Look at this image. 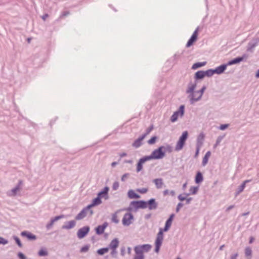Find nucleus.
<instances>
[{"instance_id": "nucleus-12", "label": "nucleus", "mask_w": 259, "mask_h": 259, "mask_svg": "<svg viewBox=\"0 0 259 259\" xmlns=\"http://www.w3.org/2000/svg\"><path fill=\"white\" fill-rule=\"evenodd\" d=\"M119 245V241L117 238H115L111 241L109 245V248L112 250V254L116 253V249Z\"/></svg>"}, {"instance_id": "nucleus-19", "label": "nucleus", "mask_w": 259, "mask_h": 259, "mask_svg": "<svg viewBox=\"0 0 259 259\" xmlns=\"http://www.w3.org/2000/svg\"><path fill=\"white\" fill-rule=\"evenodd\" d=\"M75 225V222L74 221H70L66 223L65 225L62 227L63 229H70L73 228Z\"/></svg>"}, {"instance_id": "nucleus-49", "label": "nucleus", "mask_w": 259, "mask_h": 259, "mask_svg": "<svg viewBox=\"0 0 259 259\" xmlns=\"http://www.w3.org/2000/svg\"><path fill=\"white\" fill-rule=\"evenodd\" d=\"M18 256L20 259H25V255L22 253H19Z\"/></svg>"}, {"instance_id": "nucleus-61", "label": "nucleus", "mask_w": 259, "mask_h": 259, "mask_svg": "<svg viewBox=\"0 0 259 259\" xmlns=\"http://www.w3.org/2000/svg\"><path fill=\"white\" fill-rule=\"evenodd\" d=\"M166 193H167V191H165L164 192V194H166Z\"/></svg>"}, {"instance_id": "nucleus-31", "label": "nucleus", "mask_w": 259, "mask_h": 259, "mask_svg": "<svg viewBox=\"0 0 259 259\" xmlns=\"http://www.w3.org/2000/svg\"><path fill=\"white\" fill-rule=\"evenodd\" d=\"M109 251V248H103L98 250L97 253L100 255H103Z\"/></svg>"}, {"instance_id": "nucleus-53", "label": "nucleus", "mask_w": 259, "mask_h": 259, "mask_svg": "<svg viewBox=\"0 0 259 259\" xmlns=\"http://www.w3.org/2000/svg\"><path fill=\"white\" fill-rule=\"evenodd\" d=\"M191 200H192V198H186V199L185 200L186 201V203L189 204L190 202V201H191Z\"/></svg>"}, {"instance_id": "nucleus-32", "label": "nucleus", "mask_w": 259, "mask_h": 259, "mask_svg": "<svg viewBox=\"0 0 259 259\" xmlns=\"http://www.w3.org/2000/svg\"><path fill=\"white\" fill-rule=\"evenodd\" d=\"M118 211L113 214L112 218V221L115 223H118L119 222V219L117 215Z\"/></svg>"}, {"instance_id": "nucleus-6", "label": "nucleus", "mask_w": 259, "mask_h": 259, "mask_svg": "<svg viewBox=\"0 0 259 259\" xmlns=\"http://www.w3.org/2000/svg\"><path fill=\"white\" fill-rule=\"evenodd\" d=\"M188 133L187 131H185L183 133L182 136L180 137L179 141L177 142L175 149L176 151H180L181 150L185 144L186 140L188 138Z\"/></svg>"}, {"instance_id": "nucleus-20", "label": "nucleus", "mask_w": 259, "mask_h": 259, "mask_svg": "<svg viewBox=\"0 0 259 259\" xmlns=\"http://www.w3.org/2000/svg\"><path fill=\"white\" fill-rule=\"evenodd\" d=\"M227 66L226 65H221L215 68L214 70V73L221 74L223 73L226 69Z\"/></svg>"}, {"instance_id": "nucleus-8", "label": "nucleus", "mask_w": 259, "mask_h": 259, "mask_svg": "<svg viewBox=\"0 0 259 259\" xmlns=\"http://www.w3.org/2000/svg\"><path fill=\"white\" fill-rule=\"evenodd\" d=\"M205 90V87H204L201 89V90L195 91L192 93L191 96V101L192 103L195 101L199 100L201 98Z\"/></svg>"}, {"instance_id": "nucleus-3", "label": "nucleus", "mask_w": 259, "mask_h": 259, "mask_svg": "<svg viewBox=\"0 0 259 259\" xmlns=\"http://www.w3.org/2000/svg\"><path fill=\"white\" fill-rule=\"evenodd\" d=\"M109 188L107 187H105L103 190L98 194V197L93 200L92 203L87 206V208H91L94 206L101 204L102 202L101 200V197L105 196V199H107V194Z\"/></svg>"}, {"instance_id": "nucleus-36", "label": "nucleus", "mask_w": 259, "mask_h": 259, "mask_svg": "<svg viewBox=\"0 0 259 259\" xmlns=\"http://www.w3.org/2000/svg\"><path fill=\"white\" fill-rule=\"evenodd\" d=\"M204 73H205V76H211L214 73L213 70H208L206 71H204Z\"/></svg>"}, {"instance_id": "nucleus-58", "label": "nucleus", "mask_w": 259, "mask_h": 259, "mask_svg": "<svg viewBox=\"0 0 259 259\" xmlns=\"http://www.w3.org/2000/svg\"><path fill=\"white\" fill-rule=\"evenodd\" d=\"M256 77H259V70L257 71L256 74Z\"/></svg>"}, {"instance_id": "nucleus-7", "label": "nucleus", "mask_w": 259, "mask_h": 259, "mask_svg": "<svg viewBox=\"0 0 259 259\" xmlns=\"http://www.w3.org/2000/svg\"><path fill=\"white\" fill-rule=\"evenodd\" d=\"M185 106L184 105H181L178 111H177L174 113L170 117V120L171 122H174L176 121L179 117H182L184 114Z\"/></svg>"}, {"instance_id": "nucleus-10", "label": "nucleus", "mask_w": 259, "mask_h": 259, "mask_svg": "<svg viewBox=\"0 0 259 259\" xmlns=\"http://www.w3.org/2000/svg\"><path fill=\"white\" fill-rule=\"evenodd\" d=\"M198 29H196L195 31L193 32L191 38L189 39L187 44L186 45V47L189 48L196 41L198 37Z\"/></svg>"}, {"instance_id": "nucleus-54", "label": "nucleus", "mask_w": 259, "mask_h": 259, "mask_svg": "<svg viewBox=\"0 0 259 259\" xmlns=\"http://www.w3.org/2000/svg\"><path fill=\"white\" fill-rule=\"evenodd\" d=\"M199 152V148L198 147L195 153V157H197Z\"/></svg>"}, {"instance_id": "nucleus-22", "label": "nucleus", "mask_w": 259, "mask_h": 259, "mask_svg": "<svg viewBox=\"0 0 259 259\" xmlns=\"http://www.w3.org/2000/svg\"><path fill=\"white\" fill-rule=\"evenodd\" d=\"M128 196L131 199H138L140 197V195L136 194L134 191L131 190L128 192Z\"/></svg>"}, {"instance_id": "nucleus-40", "label": "nucleus", "mask_w": 259, "mask_h": 259, "mask_svg": "<svg viewBox=\"0 0 259 259\" xmlns=\"http://www.w3.org/2000/svg\"><path fill=\"white\" fill-rule=\"evenodd\" d=\"M134 259H144V255H141L139 254H136L134 257Z\"/></svg>"}, {"instance_id": "nucleus-29", "label": "nucleus", "mask_w": 259, "mask_h": 259, "mask_svg": "<svg viewBox=\"0 0 259 259\" xmlns=\"http://www.w3.org/2000/svg\"><path fill=\"white\" fill-rule=\"evenodd\" d=\"M205 76V73L203 71H199L195 73V77L197 79L203 78Z\"/></svg>"}, {"instance_id": "nucleus-38", "label": "nucleus", "mask_w": 259, "mask_h": 259, "mask_svg": "<svg viewBox=\"0 0 259 259\" xmlns=\"http://www.w3.org/2000/svg\"><path fill=\"white\" fill-rule=\"evenodd\" d=\"M245 254L247 256H250L251 254V250L249 248H246L245 249Z\"/></svg>"}, {"instance_id": "nucleus-34", "label": "nucleus", "mask_w": 259, "mask_h": 259, "mask_svg": "<svg viewBox=\"0 0 259 259\" xmlns=\"http://www.w3.org/2000/svg\"><path fill=\"white\" fill-rule=\"evenodd\" d=\"M157 140L156 136L152 137L148 141V143L150 145L154 144Z\"/></svg>"}, {"instance_id": "nucleus-63", "label": "nucleus", "mask_w": 259, "mask_h": 259, "mask_svg": "<svg viewBox=\"0 0 259 259\" xmlns=\"http://www.w3.org/2000/svg\"><path fill=\"white\" fill-rule=\"evenodd\" d=\"M177 259H180V258H177Z\"/></svg>"}, {"instance_id": "nucleus-39", "label": "nucleus", "mask_w": 259, "mask_h": 259, "mask_svg": "<svg viewBox=\"0 0 259 259\" xmlns=\"http://www.w3.org/2000/svg\"><path fill=\"white\" fill-rule=\"evenodd\" d=\"M190 191L192 194H194L198 191V188L197 187H193L190 188Z\"/></svg>"}, {"instance_id": "nucleus-30", "label": "nucleus", "mask_w": 259, "mask_h": 259, "mask_svg": "<svg viewBox=\"0 0 259 259\" xmlns=\"http://www.w3.org/2000/svg\"><path fill=\"white\" fill-rule=\"evenodd\" d=\"M196 84L195 83H191L189 85L187 91V93H192L194 92V90L195 89Z\"/></svg>"}, {"instance_id": "nucleus-60", "label": "nucleus", "mask_w": 259, "mask_h": 259, "mask_svg": "<svg viewBox=\"0 0 259 259\" xmlns=\"http://www.w3.org/2000/svg\"><path fill=\"white\" fill-rule=\"evenodd\" d=\"M253 238H252V237H251V238H250V241H249V242H250V243H252V241H253Z\"/></svg>"}, {"instance_id": "nucleus-56", "label": "nucleus", "mask_w": 259, "mask_h": 259, "mask_svg": "<svg viewBox=\"0 0 259 259\" xmlns=\"http://www.w3.org/2000/svg\"><path fill=\"white\" fill-rule=\"evenodd\" d=\"M117 164V162H113L112 163H111V165L112 166H114L115 165H116Z\"/></svg>"}, {"instance_id": "nucleus-17", "label": "nucleus", "mask_w": 259, "mask_h": 259, "mask_svg": "<svg viewBox=\"0 0 259 259\" xmlns=\"http://www.w3.org/2000/svg\"><path fill=\"white\" fill-rule=\"evenodd\" d=\"M146 136V134H144L141 137L138 138L137 140H136L134 143L133 144V146L136 148H138L141 145V142L143 140V139Z\"/></svg>"}, {"instance_id": "nucleus-33", "label": "nucleus", "mask_w": 259, "mask_h": 259, "mask_svg": "<svg viewBox=\"0 0 259 259\" xmlns=\"http://www.w3.org/2000/svg\"><path fill=\"white\" fill-rule=\"evenodd\" d=\"M38 255L39 256H46L48 255V252L46 249H41L38 252Z\"/></svg>"}, {"instance_id": "nucleus-62", "label": "nucleus", "mask_w": 259, "mask_h": 259, "mask_svg": "<svg viewBox=\"0 0 259 259\" xmlns=\"http://www.w3.org/2000/svg\"><path fill=\"white\" fill-rule=\"evenodd\" d=\"M186 184L184 185V187H186Z\"/></svg>"}, {"instance_id": "nucleus-9", "label": "nucleus", "mask_w": 259, "mask_h": 259, "mask_svg": "<svg viewBox=\"0 0 259 259\" xmlns=\"http://www.w3.org/2000/svg\"><path fill=\"white\" fill-rule=\"evenodd\" d=\"M134 220V216L131 213H125L122 220V224L124 226H129L131 225Z\"/></svg>"}, {"instance_id": "nucleus-23", "label": "nucleus", "mask_w": 259, "mask_h": 259, "mask_svg": "<svg viewBox=\"0 0 259 259\" xmlns=\"http://www.w3.org/2000/svg\"><path fill=\"white\" fill-rule=\"evenodd\" d=\"M211 155V152L210 151H208L205 154L204 157L203 158L202 160V165L205 166L208 162V159Z\"/></svg>"}, {"instance_id": "nucleus-42", "label": "nucleus", "mask_w": 259, "mask_h": 259, "mask_svg": "<svg viewBox=\"0 0 259 259\" xmlns=\"http://www.w3.org/2000/svg\"><path fill=\"white\" fill-rule=\"evenodd\" d=\"M8 243V241L3 238V237H0V244H6Z\"/></svg>"}, {"instance_id": "nucleus-25", "label": "nucleus", "mask_w": 259, "mask_h": 259, "mask_svg": "<svg viewBox=\"0 0 259 259\" xmlns=\"http://www.w3.org/2000/svg\"><path fill=\"white\" fill-rule=\"evenodd\" d=\"M21 184V182L20 181L19 182V184L18 186H17L16 187H15V188L13 189L10 193V196H15L16 195L18 191H19L20 189V185Z\"/></svg>"}, {"instance_id": "nucleus-16", "label": "nucleus", "mask_w": 259, "mask_h": 259, "mask_svg": "<svg viewBox=\"0 0 259 259\" xmlns=\"http://www.w3.org/2000/svg\"><path fill=\"white\" fill-rule=\"evenodd\" d=\"M21 235L22 236L26 237L28 239L30 240H35L36 237V236L32 234V233L27 232L23 231L21 233Z\"/></svg>"}, {"instance_id": "nucleus-48", "label": "nucleus", "mask_w": 259, "mask_h": 259, "mask_svg": "<svg viewBox=\"0 0 259 259\" xmlns=\"http://www.w3.org/2000/svg\"><path fill=\"white\" fill-rule=\"evenodd\" d=\"M228 126V124H222L220 126V128L221 130H224L225 129H226V128H227Z\"/></svg>"}, {"instance_id": "nucleus-47", "label": "nucleus", "mask_w": 259, "mask_h": 259, "mask_svg": "<svg viewBox=\"0 0 259 259\" xmlns=\"http://www.w3.org/2000/svg\"><path fill=\"white\" fill-rule=\"evenodd\" d=\"M89 250V247L88 246H85L81 248V252H86Z\"/></svg>"}, {"instance_id": "nucleus-2", "label": "nucleus", "mask_w": 259, "mask_h": 259, "mask_svg": "<svg viewBox=\"0 0 259 259\" xmlns=\"http://www.w3.org/2000/svg\"><path fill=\"white\" fill-rule=\"evenodd\" d=\"M172 152V147L170 145L165 146H160L157 149H155L151 153L150 155L146 156L147 159L151 160L152 159H160L163 158L165 155L166 152L170 153Z\"/></svg>"}, {"instance_id": "nucleus-46", "label": "nucleus", "mask_w": 259, "mask_h": 259, "mask_svg": "<svg viewBox=\"0 0 259 259\" xmlns=\"http://www.w3.org/2000/svg\"><path fill=\"white\" fill-rule=\"evenodd\" d=\"M129 176V174H125L124 175H123L122 177H121V181H125V180L128 178Z\"/></svg>"}, {"instance_id": "nucleus-55", "label": "nucleus", "mask_w": 259, "mask_h": 259, "mask_svg": "<svg viewBox=\"0 0 259 259\" xmlns=\"http://www.w3.org/2000/svg\"><path fill=\"white\" fill-rule=\"evenodd\" d=\"M53 224H52V221H51V223L50 224H48L47 226V228L49 229L50 228H51L52 227V226L53 225Z\"/></svg>"}, {"instance_id": "nucleus-11", "label": "nucleus", "mask_w": 259, "mask_h": 259, "mask_svg": "<svg viewBox=\"0 0 259 259\" xmlns=\"http://www.w3.org/2000/svg\"><path fill=\"white\" fill-rule=\"evenodd\" d=\"M89 227H84L80 228L77 232V236L79 238H83L89 232Z\"/></svg>"}, {"instance_id": "nucleus-45", "label": "nucleus", "mask_w": 259, "mask_h": 259, "mask_svg": "<svg viewBox=\"0 0 259 259\" xmlns=\"http://www.w3.org/2000/svg\"><path fill=\"white\" fill-rule=\"evenodd\" d=\"M15 240L16 243H17V244L19 245V246L21 247L22 244L21 243L20 239L17 237H15Z\"/></svg>"}, {"instance_id": "nucleus-37", "label": "nucleus", "mask_w": 259, "mask_h": 259, "mask_svg": "<svg viewBox=\"0 0 259 259\" xmlns=\"http://www.w3.org/2000/svg\"><path fill=\"white\" fill-rule=\"evenodd\" d=\"M137 191L140 193L144 194V193H146L148 191V189L146 188L138 189L137 190Z\"/></svg>"}, {"instance_id": "nucleus-15", "label": "nucleus", "mask_w": 259, "mask_h": 259, "mask_svg": "<svg viewBox=\"0 0 259 259\" xmlns=\"http://www.w3.org/2000/svg\"><path fill=\"white\" fill-rule=\"evenodd\" d=\"M107 223H105L102 225H100V226H98L96 229V233L97 234H101L103 233V232H104V230H105V228L107 227Z\"/></svg>"}, {"instance_id": "nucleus-50", "label": "nucleus", "mask_w": 259, "mask_h": 259, "mask_svg": "<svg viewBox=\"0 0 259 259\" xmlns=\"http://www.w3.org/2000/svg\"><path fill=\"white\" fill-rule=\"evenodd\" d=\"M183 206V204L181 203H180L178 204L177 207V211H179L180 208Z\"/></svg>"}, {"instance_id": "nucleus-5", "label": "nucleus", "mask_w": 259, "mask_h": 259, "mask_svg": "<svg viewBox=\"0 0 259 259\" xmlns=\"http://www.w3.org/2000/svg\"><path fill=\"white\" fill-rule=\"evenodd\" d=\"M152 248L150 244H144L137 245L134 247V251L136 254L144 255V253L148 252Z\"/></svg>"}, {"instance_id": "nucleus-59", "label": "nucleus", "mask_w": 259, "mask_h": 259, "mask_svg": "<svg viewBox=\"0 0 259 259\" xmlns=\"http://www.w3.org/2000/svg\"><path fill=\"white\" fill-rule=\"evenodd\" d=\"M224 246H225L224 245L221 246L220 247V250H222L223 249Z\"/></svg>"}, {"instance_id": "nucleus-52", "label": "nucleus", "mask_w": 259, "mask_h": 259, "mask_svg": "<svg viewBox=\"0 0 259 259\" xmlns=\"http://www.w3.org/2000/svg\"><path fill=\"white\" fill-rule=\"evenodd\" d=\"M126 153H125V152H123V153H121L119 154V156L120 157H124L125 156H126Z\"/></svg>"}, {"instance_id": "nucleus-43", "label": "nucleus", "mask_w": 259, "mask_h": 259, "mask_svg": "<svg viewBox=\"0 0 259 259\" xmlns=\"http://www.w3.org/2000/svg\"><path fill=\"white\" fill-rule=\"evenodd\" d=\"M178 198L181 201L185 200L186 199V197L184 195H180L178 196Z\"/></svg>"}, {"instance_id": "nucleus-4", "label": "nucleus", "mask_w": 259, "mask_h": 259, "mask_svg": "<svg viewBox=\"0 0 259 259\" xmlns=\"http://www.w3.org/2000/svg\"><path fill=\"white\" fill-rule=\"evenodd\" d=\"M147 207V203L144 201H133L131 202L128 209L136 211L140 208H146Z\"/></svg>"}, {"instance_id": "nucleus-35", "label": "nucleus", "mask_w": 259, "mask_h": 259, "mask_svg": "<svg viewBox=\"0 0 259 259\" xmlns=\"http://www.w3.org/2000/svg\"><path fill=\"white\" fill-rule=\"evenodd\" d=\"M63 218H64L63 215H59V216H57V217H55L54 218L52 219V224H54V223L56 221L59 220V219H62Z\"/></svg>"}, {"instance_id": "nucleus-18", "label": "nucleus", "mask_w": 259, "mask_h": 259, "mask_svg": "<svg viewBox=\"0 0 259 259\" xmlns=\"http://www.w3.org/2000/svg\"><path fill=\"white\" fill-rule=\"evenodd\" d=\"M90 208H87V207L83 209L82 211H81L76 217L75 219L77 220H79L83 218H84L86 215V212L87 210H88Z\"/></svg>"}, {"instance_id": "nucleus-1", "label": "nucleus", "mask_w": 259, "mask_h": 259, "mask_svg": "<svg viewBox=\"0 0 259 259\" xmlns=\"http://www.w3.org/2000/svg\"><path fill=\"white\" fill-rule=\"evenodd\" d=\"M175 217L174 214H172L170 215L169 219L166 221L165 223V225L164 229L160 228L159 229V231L157 234L156 239L155 240V251L156 253H158L160 246L162 244V241L163 240V232L167 231L170 228L171 224L173 219Z\"/></svg>"}, {"instance_id": "nucleus-13", "label": "nucleus", "mask_w": 259, "mask_h": 259, "mask_svg": "<svg viewBox=\"0 0 259 259\" xmlns=\"http://www.w3.org/2000/svg\"><path fill=\"white\" fill-rule=\"evenodd\" d=\"M149 161V159H147V156H145L141 158L137 165V171L139 172L143 169V164L146 162Z\"/></svg>"}, {"instance_id": "nucleus-14", "label": "nucleus", "mask_w": 259, "mask_h": 259, "mask_svg": "<svg viewBox=\"0 0 259 259\" xmlns=\"http://www.w3.org/2000/svg\"><path fill=\"white\" fill-rule=\"evenodd\" d=\"M147 203L150 210L155 209L157 207V204L154 199H150Z\"/></svg>"}, {"instance_id": "nucleus-41", "label": "nucleus", "mask_w": 259, "mask_h": 259, "mask_svg": "<svg viewBox=\"0 0 259 259\" xmlns=\"http://www.w3.org/2000/svg\"><path fill=\"white\" fill-rule=\"evenodd\" d=\"M119 187V183L117 182H115L113 184V189L114 190H117Z\"/></svg>"}, {"instance_id": "nucleus-44", "label": "nucleus", "mask_w": 259, "mask_h": 259, "mask_svg": "<svg viewBox=\"0 0 259 259\" xmlns=\"http://www.w3.org/2000/svg\"><path fill=\"white\" fill-rule=\"evenodd\" d=\"M153 129V125H151L150 127H149L146 131V133L145 134H146V136L149 134Z\"/></svg>"}, {"instance_id": "nucleus-57", "label": "nucleus", "mask_w": 259, "mask_h": 259, "mask_svg": "<svg viewBox=\"0 0 259 259\" xmlns=\"http://www.w3.org/2000/svg\"><path fill=\"white\" fill-rule=\"evenodd\" d=\"M237 256V254H236L234 256H232L231 259H236V257Z\"/></svg>"}, {"instance_id": "nucleus-21", "label": "nucleus", "mask_w": 259, "mask_h": 259, "mask_svg": "<svg viewBox=\"0 0 259 259\" xmlns=\"http://www.w3.org/2000/svg\"><path fill=\"white\" fill-rule=\"evenodd\" d=\"M247 56L246 55H243L242 57H238L236 58L233 60L229 62V64L232 65L234 64H236L238 63H239L240 62L242 61L244 58H247Z\"/></svg>"}, {"instance_id": "nucleus-51", "label": "nucleus", "mask_w": 259, "mask_h": 259, "mask_svg": "<svg viewBox=\"0 0 259 259\" xmlns=\"http://www.w3.org/2000/svg\"><path fill=\"white\" fill-rule=\"evenodd\" d=\"M49 17V15L48 14H46L45 15H44L42 16V19L44 20H46V19Z\"/></svg>"}, {"instance_id": "nucleus-24", "label": "nucleus", "mask_w": 259, "mask_h": 259, "mask_svg": "<svg viewBox=\"0 0 259 259\" xmlns=\"http://www.w3.org/2000/svg\"><path fill=\"white\" fill-rule=\"evenodd\" d=\"M250 181V180H247L244 181L243 182L242 185L238 187V191L237 192V195L239 194V193H240L241 192H242L243 191V190L244 189V188L245 187L246 184L247 183L249 182Z\"/></svg>"}, {"instance_id": "nucleus-26", "label": "nucleus", "mask_w": 259, "mask_h": 259, "mask_svg": "<svg viewBox=\"0 0 259 259\" xmlns=\"http://www.w3.org/2000/svg\"><path fill=\"white\" fill-rule=\"evenodd\" d=\"M153 181L157 188L160 189L162 188V186L163 185V182L161 179H155Z\"/></svg>"}, {"instance_id": "nucleus-27", "label": "nucleus", "mask_w": 259, "mask_h": 259, "mask_svg": "<svg viewBox=\"0 0 259 259\" xmlns=\"http://www.w3.org/2000/svg\"><path fill=\"white\" fill-rule=\"evenodd\" d=\"M203 180V176L200 172H197L195 177V182L197 184H199Z\"/></svg>"}, {"instance_id": "nucleus-28", "label": "nucleus", "mask_w": 259, "mask_h": 259, "mask_svg": "<svg viewBox=\"0 0 259 259\" xmlns=\"http://www.w3.org/2000/svg\"><path fill=\"white\" fill-rule=\"evenodd\" d=\"M206 64V62H198L194 63L192 67V69H196L199 67H202L204 66Z\"/></svg>"}]
</instances>
